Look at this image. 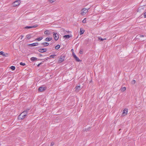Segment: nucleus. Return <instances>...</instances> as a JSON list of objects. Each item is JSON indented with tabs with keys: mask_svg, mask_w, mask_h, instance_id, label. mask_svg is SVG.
<instances>
[{
	"mask_svg": "<svg viewBox=\"0 0 146 146\" xmlns=\"http://www.w3.org/2000/svg\"><path fill=\"white\" fill-rule=\"evenodd\" d=\"M32 35V34H29L27 35V38L28 39H29L33 37V36Z\"/></svg>",
	"mask_w": 146,
	"mask_h": 146,
	"instance_id": "9b49d317",
	"label": "nucleus"
},
{
	"mask_svg": "<svg viewBox=\"0 0 146 146\" xmlns=\"http://www.w3.org/2000/svg\"><path fill=\"white\" fill-rule=\"evenodd\" d=\"M126 89V88L125 87H123L121 89V90L122 92H124V91H125V90Z\"/></svg>",
	"mask_w": 146,
	"mask_h": 146,
	"instance_id": "4be33fe9",
	"label": "nucleus"
},
{
	"mask_svg": "<svg viewBox=\"0 0 146 146\" xmlns=\"http://www.w3.org/2000/svg\"><path fill=\"white\" fill-rule=\"evenodd\" d=\"M128 112V109L126 108H125L123 111V113H122V115L123 116H125L126 115Z\"/></svg>",
	"mask_w": 146,
	"mask_h": 146,
	"instance_id": "423d86ee",
	"label": "nucleus"
},
{
	"mask_svg": "<svg viewBox=\"0 0 146 146\" xmlns=\"http://www.w3.org/2000/svg\"><path fill=\"white\" fill-rule=\"evenodd\" d=\"M43 38V37H40L38 38H36V39H35V40L40 41L41 40H42Z\"/></svg>",
	"mask_w": 146,
	"mask_h": 146,
	"instance_id": "6ab92c4d",
	"label": "nucleus"
},
{
	"mask_svg": "<svg viewBox=\"0 0 146 146\" xmlns=\"http://www.w3.org/2000/svg\"><path fill=\"white\" fill-rule=\"evenodd\" d=\"M52 39V38L47 37L45 39V41L48 42L50 41Z\"/></svg>",
	"mask_w": 146,
	"mask_h": 146,
	"instance_id": "a211bd4d",
	"label": "nucleus"
},
{
	"mask_svg": "<svg viewBox=\"0 0 146 146\" xmlns=\"http://www.w3.org/2000/svg\"><path fill=\"white\" fill-rule=\"evenodd\" d=\"M54 143L53 142H52L51 143H50V146H52L53 145H54Z\"/></svg>",
	"mask_w": 146,
	"mask_h": 146,
	"instance_id": "7c9ffc66",
	"label": "nucleus"
},
{
	"mask_svg": "<svg viewBox=\"0 0 146 146\" xmlns=\"http://www.w3.org/2000/svg\"><path fill=\"white\" fill-rule=\"evenodd\" d=\"M70 36L69 35H64V37L65 39H68L70 38Z\"/></svg>",
	"mask_w": 146,
	"mask_h": 146,
	"instance_id": "aec40b11",
	"label": "nucleus"
},
{
	"mask_svg": "<svg viewBox=\"0 0 146 146\" xmlns=\"http://www.w3.org/2000/svg\"><path fill=\"white\" fill-rule=\"evenodd\" d=\"M10 68L11 70H13L15 69V67L14 66H11Z\"/></svg>",
	"mask_w": 146,
	"mask_h": 146,
	"instance_id": "b1692460",
	"label": "nucleus"
},
{
	"mask_svg": "<svg viewBox=\"0 0 146 146\" xmlns=\"http://www.w3.org/2000/svg\"><path fill=\"white\" fill-rule=\"evenodd\" d=\"M5 55L7 56H8V54L7 53L5 54Z\"/></svg>",
	"mask_w": 146,
	"mask_h": 146,
	"instance_id": "58836bf2",
	"label": "nucleus"
},
{
	"mask_svg": "<svg viewBox=\"0 0 146 146\" xmlns=\"http://www.w3.org/2000/svg\"><path fill=\"white\" fill-rule=\"evenodd\" d=\"M98 39L99 40H100L101 41H103L104 40H106V38H100V37H99L98 38Z\"/></svg>",
	"mask_w": 146,
	"mask_h": 146,
	"instance_id": "393cba45",
	"label": "nucleus"
},
{
	"mask_svg": "<svg viewBox=\"0 0 146 146\" xmlns=\"http://www.w3.org/2000/svg\"><path fill=\"white\" fill-rule=\"evenodd\" d=\"M56 56V55H51L50 56V58H54V56Z\"/></svg>",
	"mask_w": 146,
	"mask_h": 146,
	"instance_id": "c756f323",
	"label": "nucleus"
},
{
	"mask_svg": "<svg viewBox=\"0 0 146 146\" xmlns=\"http://www.w3.org/2000/svg\"><path fill=\"white\" fill-rule=\"evenodd\" d=\"M80 54H82V53H83V52L82 51H81V50H80Z\"/></svg>",
	"mask_w": 146,
	"mask_h": 146,
	"instance_id": "72a5a7b5",
	"label": "nucleus"
},
{
	"mask_svg": "<svg viewBox=\"0 0 146 146\" xmlns=\"http://www.w3.org/2000/svg\"><path fill=\"white\" fill-rule=\"evenodd\" d=\"M60 47V45H57V46H56L55 47V48L56 50H58V49Z\"/></svg>",
	"mask_w": 146,
	"mask_h": 146,
	"instance_id": "5701e85b",
	"label": "nucleus"
},
{
	"mask_svg": "<svg viewBox=\"0 0 146 146\" xmlns=\"http://www.w3.org/2000/svg\"><path fill=\"white\" fill-rule=\"evenodd\" d=\"M30 109H27L22 113L18 117V119L19 120H21L24 119L27 116V113L28 112V111Z\"/></svg>",
	"mask_w": 146,
	"mask_h": 146,
	"instance_id": "f257e3e1",
	"label": "nucleus"
},
{
	"mask_svg": "<svg viewBox=\"0 0 146 146\" xmlns=\"http://www.w3.org/2000/svg\"><path fill=\"white\" fill-rule=\"evenodd\" d=\"M39 44L37 42L34 43L32 44H30L29 45L31 46H34L38 45Z\"/></svg>",
	"mask_w": 146,
	"mask_h": 146,
	"instance_id": "1a4fd4ad",
	"label": "nucleus"
},
{
	"mask_svg": "<svg viewBox=\"0 0 146 146\" xmlns=\"http://www.w3.org/2000/svg\"><path fill=\"white\" fill-rule=\"evenodd\" d=\"M44 34L46 35H50V32L49 30H46L44 32Z\"/></svg>",
	"mask_w": 146,
	"mask_h": 146,
	"instance_id": "4468645a",
	"label": "nucleus"
},
{
	"mask_svg": "<svg viewBox=\"0 0 146 146\" xmlns=\"http://www.w3.org/2000/svg\"><path fill=\"white\" fill-rule=\"evenodd\" d=\"M84 31H85L82 28H80V35L83 34L84 33Z\"/></svg>",
	"mask_w": 146,
	"mask_h": 146,
	"instance_id": "dca6fc26",
	"label": "nucleus"
},
{
	"mask_svg": "<svg viewBox=\"0 0 146 146\" xmlns=\"http://www.w3.org/2000/svg\"><path fill=\"white\" fill-rule=\"evenodd\" d=\"M0 54L4 56H7L5 55V54H4V53L3 51L0 52Z\"/></svg>",
	"mask_w": 146,
	"mask_h": 146,
	"instance_id": "412c9836",
	"label": "nucleus"
},
{
	"mask_svg": "<svg viewBox=\"0 0 146 146\" xmlns=\"http://www.w3.org/2000/svg\"><path fill=\"white\" fill-rule=\"evenodd\" d=\"M53 34L54 39L56 40H57L58 39L59 37V36L58 34L55 32H53Z\"/></svg>",
	"mask_w": 146,
	"mask_h": 146,
	"instance_id": "7ed1b4c3",
	"label": "nucleus"
},
{
	"mask_svg": "<svg viewBox=\"0 0 146 146\" xmlns=\"http://www.w3.org/2000/svg\"><path fill=\"white\" fill-rule=\"evenodd\" d=\"M21 39H22V38L24 37V35H21Z\"/></svg>",
	"mask_w": 146,
	"mask_h": 146,
	"instance_id": "4c0bfd02",
	"label": "nucleus"
},
{
	"mask_svg": "<svg viewBox=\"0 0 146 146\" xmlns=\"http://www.w3.org/2000/svg\"><path fill=\"white\" fill-rule=\"evenodd\" d=\"M89 130V128H87V129L86 128L85 130L86 131H88Z\"/></svg>",
	"mask_w": 146,
	"mask_h": 146,
	"instance_id": "473e14b6",
	"label": "nucleus"
},
{
	"mask_svg": "<svg viewBox=\"0 0 146 146\" xmlns=\"http://www.w3.org/2000/svg\"><path fill=\"white\" fill-rule=\"evenodd\" d=\"M135 82H136L135 80H133L131 82V83L133 84H135Z\"/></svg>",
	"mask_w": 146,
	"mask_h": 146,
	"instance_id": "a878e982",
	"label": "nucleus"
},
{
	"mask_svg": "<svg viewBox=\"0 0 146 146\" xmlns=\"http://www.w3.org/2000/svg\"><path fill=\"white\" fill-rule=\"evenodd\" d=\"M139 36L138 35H137L136 36V37H138Z\"/></svg>",
	"mask_w": 146,
	"mask_h": 146,
	"instance_id": "79ce46f5",
	"label": "nucleus"
},
{
	"mask_svg": "<svg viewBox=\"0 0 146 146\" xmlns=\"http://www.w3.org/2000/svg\"><path fill=\"white\" fill-rule=\"evenodd\" d=\"M41 63H41L39 64H38L37 66L38 67L39 66H40V65L41 64Z\"/></svg>",
	"mask_w": 146,
	"mask_h": 146,
	"instance_id": "f704fd0d",
	"label": "nucleus"
},
{
	"mask_svg": "<svg viewBox=\"0 0 146 146\" xmlns=\"http://www.w3.org/2000/svg\"><path fill=\"white\" fill-rule=\"evenodd\" d=\"M20 3V1H15L13 3V7H16L19 5Z\"/></svg>",
	"mask_w": 146,
	"mask_h": 146,
	"instance_id": "20e7f679",
	"label": "nucleus"
},
{
	"mask_svg": "<svg viewBox=\"0 0 146 146\" xmlns=\"http://www.w3.org/2000/svg\"><path fill=\"white\" fill-rule=\"evenodd\" d=\"M20 64L22 66H25V64L24 63H23L22 62H20Z\"/></svg>",
	"mask_w": 146,
	"mask_h": 146,
	"instance_id": "cd10ccee",
	"label": "nucleus"
},
{
	"mask_svg": "<svg viewBox=\"0 0 146 146\" xmlns=\"http://www.w3.org/2000/svg\"><path fill=\"white\" fill-rule=\"evenodd\" d=\"M41 44L42 45L43 47H46L48 46L49 45V44L48 42H45L41 43Z\"/></svg>",
	"mask_w": 146,
	"mask_h": 146,
	"instance_id": "9d476101",
	"label": "nucleus"
},
{
	"mask_svg": "<svg viewBox=\"0 0 146 146\" xmlns=\"http://www.w3.org/2000/svg\"><path fill=\"white\" fill-rule=\"evenodd\" d=\"M64 60V59L63 58H60L59 60H58V62L59 63H61L62 62H63Z\"/></svg>",
	"mask_w": 146,
	"mask_h": 146,
	"instance_id": "f3484780",
	"label": "nucleus"
},
{
	"mask_svg": "<svg viewBox=\"0 0 146 146\" xmlns=\"http://www.w3.org/2000/svg\"><path fill=\"white\" fill-rule=\"evenodd\" d=\"M46 87L41 86L38 89V90L40 92H42L44 91L46 89Z\"/></svg>",
	"mask_w": 146,
	"mask_h": 146,
	"instance_id": "39448f33",
	"label": "nucleus"
},
{
	"mask_svg": "<svg viewBox=\"0 0 146 146\" xmlns=\"http://www.w3.org/2000/svg\"><path fill=\"white\" fill-rule=\"evenodd\" d=\"M72 55H73V56L74 57V55H76L74 53V52H73L72 53Z\"/></svg>",
	"mask_w": 146,
	"mask_h": 146,
	"instance_id": "c9c22d12",
	"label": "nucleus"
},
{
	"mask_svg": "<svg viewBox=\"0 0 146 146\" xmlns=\"http://www.w3.org/2000/svg\"><path fill=\"white\" fill-rule=\"evenodd\" d=\"M73 57L77 61H80V59H79V58L76 56V55H74Z\"/></svg>",
	"mask_w": 146,
	"mask_h": 146,
	"instance_id": "2eb2a0df",
	"label": "nucleus"
},
{
	"mask_svg": "<svg viewBox=\"0 0 146 146\" xmlns=\"http://www.w3.org/2000/svg\"><path fill=\"white\" fill-rule=\"evenodd\" d=\"M76 90L77 92H78L81 89V88L80 86H78L76 87Z\"/></svg>",
	"mask_w": 146,
	"mask_h": 146,
	"instance_id": "f8f14e48",
	"label": "nucleus"
},
{
	"mask_svg": "<svg viewBox=\"0 0 146 146\" xmlns=\"http://www.w3.org/2000/svg\"><path fill=\"white\" fill-rule=\"evenodd\" d=\"M89 9H88L85 8L83 9L82 10V12L81 13V14L82 15H85L86 13L88 12V11Z\"/></svg>",
	"mask_w": 146,
	"mask_h": 146,
	"instance_id": "f03ea898",
	"label": "nucleus"
},
{
	"mask_svg": "<svg viewBox=\"0 0 146 146\" xmlns=\"http://www.w3.org/2000/svg\"><path fill=\"white\" fill-rule=\"evenodd\" d=\"M46 48H40L38 50V51L40 52L44 53L47 51Z\"/></svg>",
	"mask_w": 146,
	"mask_h": 146,
	"instance_id": "0eeeda50",
	"label": "nucleus"
},
{
	"mask_svg": "<svg viewBox=\"0 0 146 146\" xmlns=\"http://www.w3.org/2000/svg\"><path fill=\"white\" fill-rule=\"evenodd\" d=\"M42 56V54H40V56Z\"/></svg>",
	"mask_w": 146,
	"mask_h": 146,
	"instance_id": "a19ab883",
	"label": "nucleus"
},
{
	"mask_svg": "<svg viewBox=\"0 0 146 146\" xmlns=\"http://www.w3.org/2000/svg\"><path fill=\"white\" fill-rule=\"evenodd\" d=\"M144 18H146V12H145L144 14Z\"/></svg>",
	"mask_w": 146,
	"mask_h": 146,
	"instance_id": "2f4dec72",
	"label": "nucleus"
},
{
	"mask_svg": "<svg viewBox=\"0 0 146 146\" xmlns=\"http://www.w3.org/2000/svg\"><path fill=\"white\" fill-rule=\"evenodd\" d=\"M139 36L140 37H143L144 36L143 35H139Z\"/></svg>",
	"mask_w": 146,
	"mask_h": 146,
	"instance_id": "e433bc0d",
	"label": "nucleus"
},
{
	"mask_svg": "<svg viewBox=\"0 0 146 146\" xmlns=\"http://www.w3.org/2000/svg\"><path fill=\"white\" fill-rule=\"evenodd\" d=\"M56 0H48V1L51 3H52L56 1Z\"/></svg>",
	"mask_w": 146,
	"mask_h": 146,
	"instance_id": "c85d7f7f",
	"label": "nucleus"
},
{
	"mask_svg": "<svg viewBox=\"0 0 146 146\" xmlns=\"http://www.w3.org/2000/svg\"><path fill=\"white\" fill-rule=\"evenodd\" d=\"M37 26H38V25H33V26H32L25 27V28L26 29H30V28H36V27H37Z\"/></svg>",
	"mask_w": 146,
	"mask_h": 146,
	"instance_id": "6e6552de",
	"label": "nucleus"
},
{
	"mask_svg": "<svg viewBox=\"0 0 146 146\" xmlns=\"http://www.w3.org/2000/svg\"><path fill=\"white\" fill-rule=\"evenodd\" d=\"M38 59L36 58L35 57H32L30 58L31 60L33 62L34 61L37 60Z\"/></svg>",
	"mask_w": 146,
	"mask_h": 146,
	"instance_id": "ddd939ff",
	"label": "nucleus"
},
{
	"mask_svg": "<svg viewBox=\"0 0 146 146\" xmlns=\"http://www.w3.org/2000/svg\"><path fill=\"white\" fill-rule=\"evenodd\" d=\"M71 51H72V52L73 51H74L73 49H72V50H71Z\"/></svg>",
	"mask_w": 146,
	"mask_h": 146,
	"instance_id": "ea45409f",
	"label": "nucleus"
},
{
	"mask_svg": "<svg viewBox=\"0 0 146 146\" xmlns=\"http://www.w3.org/2000/svg\"><path fill=\"white\" fill-rule=\"evenodd\" d=\"M82 23H86V18H85L82 21Z\"/></svg>",
	"mask_w": 146,
	"mask_h": 146,
	"instance_id": "bb28decb",
	"label": "nucleus"
}]
</instances>
